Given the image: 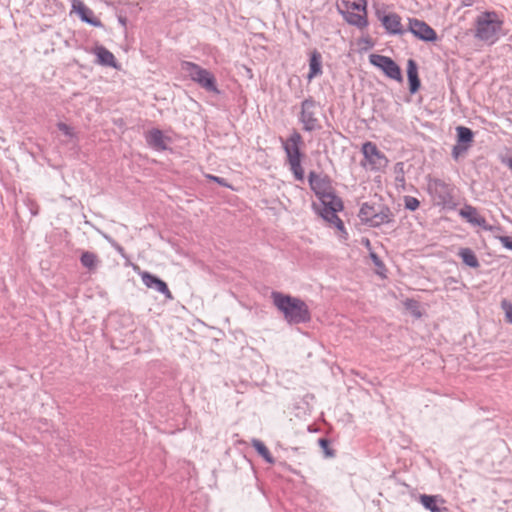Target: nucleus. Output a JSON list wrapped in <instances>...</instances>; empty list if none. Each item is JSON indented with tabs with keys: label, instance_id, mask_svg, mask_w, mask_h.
Instances as JSON below:
<instances>
[{
	"label": "nucleus",
	"instance_id": "nucleus-31",
	"mask_svg": "<svg viewBox=\"0 0 512 512\" xmlns=\"http://www.w3.org/2000/svg\"><path fill=\"white\" fill-rule=\"evenodd\" d=\"M318 444L322 448L325 456H327V457H334L335 456V451L330 448V442H329L328 439L320 438L318 440Z\"/></svg>",
	"mask_w": 512,
	"mask_h": 512
},
{
	"label": "nucleus",
	"instance_id": "nucleus-2",
	"mask_svg": "<svg viewBox=\"0 0 512 512\" xmlns=\"http://www.w3.org/2000/svg\"><path fill=\"white\" fill-rule=\"evenodd\" d=\"M503 25L504 20L496 11H483L474 20L473 36L478 41L493 45L499 40Z\"/></svg>",
	"mask_w": 512,
	"mask_h": 512
},
{
	"label": "nucleus",
	"instance_id": "nucleus-32",
	"mask_svg": "<svg viewBox=\"0 0 512 512\" xmlns=\"http://www.w3.org/2000/svg\"><path fill=\"white\" fill-rule=\"evenodd\" d=\"M420 205V202L417 198L412 196L404 197V206L407 210L415 211Z\"/></svg>",
	"mask_w": 512,
	"mask_h": 512
},
{
	"label": "nucleus",
	"instance_id": "nucleus-6",
	"mask_svg": "<svg viewBox=\"0 0 512 512\" xmlns=\"http://www.w3.org/2000/svg\"><path fill=\"white\" fill-rule=\"evenodd\" d=\"M313 207L325 221L344 231V224L337 215V212L343 209V202L339 197L321 202L320 206L314 203Z\"/></svg>",
	"mask_w": 512,
	"mask_h": 512
},
{
	"label": "nucleus",
	"instance_id": "nucleus-21",
	"mask_svg": "<svg viewBox=\"0 0 512 512\" xmlns=\"http://www.w3.org/2000/svg\"><path fill=\"white\" fill-rule=\"evenodd\" d=\"M94 54L97 57V63L106 67H117V61L112 52H110L104 46H97L94 49Z\"/></svg>",
	"mask_w": 512,
	"mask_h": 512
},
{
	"label": "nucleus",
	"instance_id": "nucleus-7",
	"mask_svg": "<svg viewBox=\"0 0 512 512\" xmlns=\"http://www.w3.org/2000/svg\"><path fill=\"white\" fill-rule=\"evenodd\" d=\"M369 61L373 66L381 69L387 77L399 82L403 80L400 67L390 57L379 54H371L369 56Z\"/></svg>",
	"mask_w": 512,
	"mask_h": 512
},
{
	"label": "nucleus",
	"instance_id": "nucleus-19",
	"mask_svg": "<svg viewBox=\"0 0 512 512\" xmlns=\"http://www.w3.org/2000/svg\"><path fill=\"white\" fill-rule=\"evenodd\" d=\"M338 12L343 16L345 21L353 25L359 29L366 28L368 26V20H367V14H364L363 12H352L347 11L344 12L343 10H338Z\"/></svg>",
	"mask_w": 512,
	"mask_h": 512
},
{
	"label": "nucleus",
	"instance_id": "nucleus-9",
	"mask_svg": "<svg viewBox=\"0 0 512 512\" xmlns=\"http://www.w3.org/2000/svg\"><path fill=\"white\" fill-rule=\"evenodd\" d=\"M283 149L287 156L288 163L301 161L302 153L300 151L302 145V137L296 131L286 140L281 139Z\"/></svg>",
	"mask_w": 512,
	"mask_h": 512
},
{
	"label": "nucleus",
	"instance_id": "nucleus-41",
	"mask_svg": "<svg viewBox=\"0 0 512 512\" xmlns=\"http://www.w3.org/2000/svg\"><path fill=\"white\" fill-rule=\"evenodd\" d=\"M508 166H509V168L512 170V158H510V159L508 160Z\"/></svg>",
	"mask_w": 512,
	"mask_h": 512
},
{
	"label": "nucleus",
	"instance_id": "nucleus-35",
	"mask_svg": "<svg viewBox=\"0 0 512 512\" xmlns=\"http://www.w3.org/2000/svg\"><path fill=\"white\" fill-rule=\"evenodd\" d=\"M405 305H406V307H407L408 309H413V308H415V310H413V314H414L415 316H417V317H420V316H421L420 312H419V311H416V310H417V308H418V307H417V302H416V301H414V300H412V299H408V300L406 301Z\"/></svg>",
	"mask_w": 512,
	"mask_h": 512
},
{
	"label": "nucleus",
	"instance_id": "nucleus-16",
	"mask_svg": "<svg viewBox=\"0 0 512 512\" xmlns=\"http://www.w3.org/2000/svg\"><path fill=\"white\" fill-rule=\"evenodd\" d=\"M459 215L473 225L482 227L485 230L491 229L487 226L485 218L479 215L477 209L471 205H465L464 208L460 210Z\"/></svg>",
	"mask_w": 512,
	"mask_h": 512
},
{
	"label": "nucleus",
	"instance_id": "nucleus-42",
	"mask_svg": "<svg viewBox=\"0 0 512 512\" xmlns=\"http://www.w3.org/2000/svg\"><path fill=\"white\" fill-rule=\"evenodd\" d=\"M117 250L122 251L123 248L121 246L117 245Z\"/></svg>",
	"mask_w": 512,
	"mask_h": 512
},
{
	"label": "nucleus",
	"instance_id": "nucleus-18",
	"mask_svg": "<svg viewBox=\"0 0 512 512\" xmlns=\"http://www.w3.org/2000/svg\"><path fill=\"white\" fill-rule=\"evenodd\" d=\"M376 208V215L370 221L369 226L379 227L383 224H389L394 221V214L389 207L381 204L380 207Z\"/></svg>",
	"mask_w": 512,
	"mask_h": 512
},
{
	"label": "nucleus",
	"instance_id": "nucleus-27",
	"mask_svg": "<svg viewBox=\"0 0 512 512\" xmlns=\"http://www.w3.org/2000/svg\"><path fill=\"white\" fill-rule=\"evenodd\" d=\"M81 265L88 270L92 271L95 270L99 264L98 256L90 251H85L82 253L80 257Z\"/></svg>",
	"mask_w": 512,
	"mask_h": 512
},
{
	"label": "nucleus",
	"instance_id": "nucleus-14",
	"mask_svg": "<svg viewBox=\"0 0 512 512\" xmlns=\"http://www.w3.org/2000/svg\"><path fill=\"white\" fill-rule=\"evenodd\" d=\"M378 19L390 35H403L407 31L401 24V17L396 13H389L383 16H380L378 13Z\"/></svg>",
	"mask_w": 512,
	"mask_h": 512
},
{
	"label": "nucleus",
	"instance_id": "nucleus-25",
	"mask_svg": "<svg viewBox=\"0 0 512 512\" xmlns=\"http://www.w3.org/2000/svg\"><path fill=\"white\" fill-rule=\"evenodd\" d=\"M438 498L437 496L432 495H420V502L424 506L425 509L429 510L430 512H448V508L446 507H439L437 505Z\"/></svg>",
	"mask_w": 512,
	"mask_h": 512
},
{
	"label": "nucleus",
	"instance_id": "nucleus-30",
	"mask_svg": "<svg viewBox=\"0 0 512 512\" xmlns=\"http://www.w3.org/2000/svg\"><path fill=\"white\" fill-rule=\"evenodd\" d=\"M395 171V181L398 183H401L404 185L405 183V177H404V163L403 162H397L394 167Z\"/></svg>",
	"mask_w": 512,
	"mask_h": 512
},
{
	"label": "nucleus",
	"instance_id": "nucleus-12",
	"mask_svg": "<svg viewBox=\"0 0 512 512\" xmlns=\"http://www.w3.org/2000/svg\"><path fill=\"white\" fill-rule=\"evenodd\" d=\"M141 276V279H142V282L143 284L147 287V288H151V289H155L156 291L160 292L161 294H163L165 296V298L167 300H173L174 297L171 293V291L169 290L166 282H164L162 279H160L159 277L147 272V271H144L140 274Z\"/></svg>",
	"mask_w": 512,
	"mask_h": 512
},
{
	"label": "nucleus",
	"instance_id": "nucleus-3",
	"mask_svg": "<svg viewBox=\"0 0 512 512\" xmlns=\"http://www.w3.org/2000/svg\"><path fill=\"white\" fill-rule=\"evenodd\" d=\"M181 69L187 73L192 81L197 83L207 92L219 94L215 76L207 69L202 68L196 63L190 61H182Z\"/></svg>",
	"mask_w": 512,
	"mask_h": 512
},
{
	"label": "nucleus",
	"instance_id": "nucleus-28",
	"mask_svg": "<svg viewBox=\"0 0 512 512\" xmlns=\"http://www.w3.org/2000/svg\"><path fill=\"white\" fill-rule=\"evenodd\" d=\"M459 256L467 266L471 268H477L479 266V261L475 253L470 248L460 249Z\"/></svg>",
	"mask_w": 512,
	"mask_h": 512
},
{
	"label": "nucleus",
	"instance_id": "nucleus-5",
	"mask_svg": "<svg viewBox=\"0 0 512 512\" xmlns=\"http://www.w3.org/2000/svg\"><path fill=\"white\" fill-rule=\"evenodd\" d=\"M308 181L311 190L316 194L320 203L338 197L335 194L330 177L326 174L311 171L308 175Z\"/></svg>",
	"mask_w": 512,
	"mask_h": 512
},
{
	"label": "nucleus",
	"instance_id": "nucleus-37",
	"mask_svg": "<svg viewBox=\"0 0 512 512\" xmlns=\"http://www.w3.org/2000/svg\"><path fill=\"white\" fill-rule=\"evenodd\" d=\"M371 258L377 267H383V262L375 253H371Z\"/></svg>",
	"mask_w": 512,
	"mask_h": 512
},
{
	"label": "nucleus",
	"instance_id": "nucleus-40",
	"mask_svg": "<svg viewBox=\"0 0 512 512\" xmlns=\"http://www.w3.org/2000/svg\"><path fill=\"white\" fill-rule=\"evenodd\" d=\"M64 131H65L66 135H68L70 137L74 136L73 130L66 129Z\"/></svg>",
	"mask_w": 512,
	"mask_h": 512
},
{
	"label": "nucleus",
	"instance_id": "nucleus-24",
	"mask_svg": "<svg viewBox=\"0 0 512 512\" xmlns=\"http://www.w3.org/2000/svg\"><path fill=\"white\" fill-rule=\"evenodd\" d=\"M309 74L308 79L311 80L312 78L316 77L317 75H320L322 73V57L321 54L318 51H313L310 60H309Z\"/></svg>",
	"mask_w": 512,
	"mask_h": 512
},
{
	"label": "nucleus",
	"instance_id": "nucleus-8",
	"mask_svg": "<svg viewBox=\"0 0 512 512\" xmlns=\"http://www.w3.org/2000/svg\"><path fill=\"white\" fill-rule=\"evenodd\" d=\"M364 158L369 162L371 169L380 171L388 165L387 157L372 142H366L362 146Z\"/></svg>",
	"mask_w": 512,
	"mask_h": 512
},
{
	"label": "nucleus",
	"instance_id": "nucleus-10",
	"mask_svg": "<svg viewBox=\"0 0 512 512\" xmlns=\"http://www.w3.org/2000/svg\"><path fill=\"white\" fill-rule=\"evenodd\" d=\"M418 39L425 42H433L437 39V34L426 22L416 18L409 19L408 30Z\"/></svg>",
	"mask_w": 512,
	"mask_h": 512
},
{
	"label": "nucleus",
	"instance_id": "nucleus-26",
	"mask_svg": "<svg viewBox=\"0 0 512 512\" xmlns=\"http://www.w3.org/2000/svg\"><path fill=\"white\" fill-rule=\"evenodd\" d=\"M253 448L257 451V453L263 457V459L269 463V464H274L275 463V459L273 458V456L271 455L269 449L266 447V445L259 439H252V442H251Z\"/></svg>",
	"mask_w": 512,
	"mask_h": 512
},
{
	"label": "nucleus",
	"instance_id": "nucleus-36",
	"mask_svg": "<svg viewBox=\"0 0 512 512\" xmlns=\"http://www.w3.org/2000/svg\"><path fill=\"white\" fill-rule=\"evenodd\" d=\"M208 178L211 179L212 181L218 183L221 186L228 187V184L226 183V180L224 178H221L218 176H213V175H208Z\"/></svg>",
	"mask_w": 512,
	"mask_h": 512
},
{
	"label": "nucleus",
	"instance_id": "nucleus-17",
	"mask_svg": "<svg viewBox=\"0 0 512 512\" xmlns=\"http://www.w3.org/2000/svg\"><path fill=\"white\" fill-rule=\"evenodd\" d=\"M73 9L78 13L80 19L94 27H100L101 21L95 17L94 12L88 8L83 2L77 1L73 4Z\"/></svg>",
	"mask_w": 512,
	"mask_h": 512
},
{
	"label": "nucleus",
	"instance_id": "nucleus-38",
	"mask_svg": "<svg viewBox=\"0 0 512 512\" xmlns=\"http://www.w3.org/2000/svg\"><path fill=\"white\" fill-rule=\"evenodd\" d=\"M362 41L365 42V44H367L369 47H372L374 45L373 41L369 37L363 39Z\"/></svg>",
	"mask_w": 512,
	"mask_h": 512
},
{
	"label": "nucleus",
	"instance_id": "nucleus-11",
	"mask_svg": "<svg viewBox=\"0 0 512 512\" xmlns=\"http://www.w3.org/2000/svg\"><path fill=\"white\" fill-rule=\"evenodd\" d=\"M147 145L155 151H165L169 149L172 138L164 134L163 130H148L145 133Z\"/></svg>",
	"mask_w": 512,
	"mask_h": 512
},
{
	"label": "nucleus",
	"instance_id": "nucleus-39",
	"mask_svg": "<svg viewBox=\"0 0 512 512\" xmlns=\"http://www.w3.org/2000/svg\"><path fill=\"white\" fill-rule=\"evenodd\" d=\"M57 128L64 129V128H69V127L66 124L60 122L57 124Z\"/></svg>",
	"mask_w": 512,
	"mask_h": 512
},
{
	"label": "nucleus",
	"instance_id": "nucleus-20",
	"mask_svg": "<svg viewBox=\"0 0 512 512\" xmlns=\"http://www.w3.org/2000/svg\"><path fill=\"white\" fill-rule=\"evenodd\" d=\"M407 77L409 82V91L411 94H415L420 88V79L418 76V66L413 59H409L407 62Z\"/></svg>",
	"mask_w": 512,
	"mask_h": 512
},
{
	"label": "nucleus",
	"instance_id": "nucleus-29",
	"mask_svg": "<svg viewBox=\"0 0 512 512\" xmlns=\"http://www.w3.org/2000/svg\"><path fill=\"white\" fill-rule=\"evenodd\" d=\"M289 165H290V170L292 171L294 177L299 181H303L304 180V170L302 168L301 161L289 163Z\"/></svg>",
	"mask_w": 512,
	"mask_h": 512
},
{
	"label": "nucleus",
	"instance_id": "nucleus-1",
	"mask_svg": "<svg viewBox=\"0 0 512 512\" xmlns=\"http://www.w3.org/2000/svg\"><path fill=\"white\" fill-rule=\"evenodd\" d=\"M271 298L275 307L289 324L306 323L311 320L307 304L300 298L273 291Z\"/></svg>",
	"mask_w": 512,
	"mask_h": 512
},
{
	"label": "nucleus",
	"instance_id": "nucleus-33",
	"mask_svg": "<svg viewBox=\"0 0 512 512\" xmlns=\"http://www.w3.org/2000/svg\"><path fill=\"white\" fill-rule=\"evenodd\" d=\"M501 308L505 312L507 321L512 324V303L504 299L501 301Z\"/></svg>",
	"mask_w": 512,
	"mask_h": 512
},
{
	"label": "nucleus",
	"instance_id": "nucleus-23",
	"mask_svg": "<svg viewBox=\"0 0 512 512\" xmlns=\"http://www.w3.org/2000/svg\"><path fill=\"white\" fill-rule=\"evenodd\" d=\"M380 203H368L365 202L362 204L360 211H359V218L360 220L369 225L370 221L373 219V217L376 215V207H380Z\"/></svg>",
	"mask_w": 512,
	"mask_h": 512
},
{
	"label": "nucleus",
	"instance_id": "nucleus-15",
	"mask_svg": "<svg viewBox=\"0 0 512 512\" xmlns=\"http://www.w3.org/2000/svg\"><path fill=\"white\" fill-rule=\"evenodd\" d=\"M458 137L457 143L453 146L452 156L454 159H458L460 156L464 155L471 143L473 141V132L472 130H457Z\"/></svg>",
	"mask_w": 512,
	"mask_h": 512
},
{
	"label": "nucleus",
	"instance_id": "nucleus-13",
	"mask_svg": "<svg viewBox=\"0 0 512 512\" xmlns=\"http://www.w3.org/2000/svg\"><path fill=\"white\" fill-rule=\"evenodd\" d=\"M318 111V107L313 100H304L301 105V122L303 123V128H315L317 124L316 114Z\"/></svg>",
	"mask_w": 512,
	"mask_h": 512
},
{
	"label": "nucleus",
	"instance_id": "nucleus-34",
	"mask_svg": "<svg viewBox=\"0 0 512 512\" xmlns=\"http://www.w3.org/2000/svg\"><path fill=\"white\" fill-rule=\"evenodd\" d=\"M499 241L506 249L512 250V236H500Z\"/></svg>",
	"mask_w": 512,
	"mask_h": 512
},
{
	"label": "nucleus",
	"instance_id": "nucleus-22",
	"mask_svg": "<svg viewBox=\"0 0 512 512\" xmlns=\"http://www.w3.org/2000/svg\"><path fill=\"white\" fill-rule=\"evenodd\" d=\"M367 1L366 0H356V1H349V0H342L340 3L337 4V10H343L344 12L352 11V12H363L364 14H367Z\"/></svg>",
	"mask_w": 512,
	"mask_h": 512
},
{
	"label": "nucleus",
	"instance_id": "nucleus-4",
	"mask_svg": "<svg viewBox=\"0 0 512 512\" xmlns=\"http://www.w3.org/2000/svg\"><path fill=\"white\" fill-rule=\"evenodd\" d=\"M427 190L437 206L442 208H453L454 202V187L439 178H429L427 182Z\"/></svg>",
	"mask_w": 512,
	"mask_h": 512
}]
</instances>
